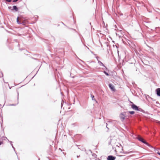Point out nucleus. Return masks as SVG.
Listing matches in <instances>:
<instances>
[{"mask_svg": "<svg viewBox=\"0 0 160 160\" xmlns=\"http://www.w3.org/2000/svg\"><path fill=\"white\" fill-rule=\"evenodd\" d=\"M2 76H3V75H2Z\"/></svg>", "mask_w": 160, "mask_h": 160, "instance_id": "nucleus-26", "label": "nucleus"}, {"mask_svg": "<svg viewBox=\"0 0 160 160\" xmlns=\"http://www.w3.org/2000/svg\"><path fill=\"white\" fill-rule=\"evenodd\" d=\"M96 58L97 59V60L98 61V58H99V57H96Z\"/></svg>", "mask_w": 160, "mask_h": 160, "instance_id": "nucleus-19", "label": "nucleus"}, {"mask_svg": "<svg viewBox=\"0 0 160 160\" xmlns=\"http://www.w3.org/2000/svg\"><path fill=\"white\" fill-rule=\"evenodd\" d=\"M90 24L91 25V22L90 23Z\"/></svg>", "mask_w": 160, "mask_h": 160, "instance_id": "nucleus-27", "label": "nucleus"}, {"mask_svg": "<svg viewBox=\"0 0 160 160\" xmlns=\"http://www.w3.org/2000/svg\"><path fill=\"white\" fill-rule=\"evenodd\" d=\"M62 102H63V100L62 101V103H61V108L62 107V104H62Z\"/></svg>", "mask_w": 160, "mask_h": 160, "instance_id": "nucleus-16", "label": "nucleus"}, {"mask_svg": "<svg viewBox=\"0 0 160 160\" xmlns=\"http://www.w3.org/2000/svg\"><path fill=\"white\" fill-rule=\"evenodd\" d=\"M17 23L19 24H20L21 23H20L19 22V20H18V17L17 18Z\"/></svg>", "mask_w": 160, "mask_h": 160, "instance_id": "nucleus-11", "label": "nucleus"}, {"mask_svg": "<svg viewBox=\"0 0 160 160\" xmlns=\"http://www.w3.org/2000/svg\"><path fill=\"white\" fill-rule=\"evenodd\" d=\"M137 139L139 141L146 144L148 146H150V145L140 136H138L137 137Z\"/></svg>", "mask_w": 160, "mask_h": 160, "instance_id": "nucleus-1", "label": "nucleus"}, {"mask_svg": "<svg viewBox=\"0 0 160 160\" xmlns=\"http://www.w3.org/2000/svg\"><path fill=\"white\" fill-rule=\"evenodd\" d=\"M106 124H107V123H106ZM106 127H107V128H108V127H107V125L106 126Z\"/></svg>", "mask_w": 160, "mask_h": 160, "instance_id": "nucleus-24", "label": "nucleus"}, {"mask_svg": "<svg viewBox=\"0 0 160 160\" xmlns=\"http://www.w3.org/2000/svg\"><path fill=\"white\" fill-rule=\"evenodd\" d=\"M91 97L92 98V100L96 101V100L94 98V95H91Z\"/></svg>", "mask_w": 160, "mask_h": 160, "instance_id": "nucleus-9", "label": "nucleus"}, {"mask_svg": "<svg viewBox=\"0 0 160 160\" xmlns=\"http://www.w3.org/2000/svg\"><path fill=\"white\" fill-rule=\"evenodd\" d=\"M159 123L160 124V121L159 122Z\"/></svg>", "mask_w": 160, "mask_h": 160, "instance_id": "nucleus-25", "label": "nucleus"}, {"mask_svg": "<svg viewBox=\"0 0 160 160\" xmlns=\"http://www.w3.org/2000/svg\"><path fill=\"white\" fill-rule=\"evenodd\" d=\"M156 93L158 96H160V88H158L156 90Z\"/></svg>", "mask_w": 160, "mask_h": 160, "instance_id": "nucleus-6", "label": "nucleus"}, {"mask_svg": "<svg viewBox=\"0 0 160 160\" xmlns=\"http://www.w3.org/2000/svg\"><path fill=\"white\" fill-rule=\"evenodd\" d=\"M18 0H13V2H17V1H18Z\"/></svg>", "mask_w": 160, "mask_h": 160, "instance_id": "nucleus-15", "label": "nucleus"}, {"mask_svg": "<svg viewBox=\"0 0 160 160\" xmlns=\"http://www.w3.org/2000/svg\"><path fill=\"white\" fill-rule=\"evenodd\" d=\"M8 8H9V9H10V8H11V7H8Z\"/></svg>", "mask_w": 160, "mask_h": 160, "instance_id": "nucleus-22", "label": "nucleus"}, {"mask_svg": "<svg viewBox=\"0 0 160 160\" xmlns=\"http://www.w3.org/2000/svg\"><path fill=\"white\" fill-rule=\"evenodd\" d=\"M129 113H130V114L132 115L133 114L135 113V112L133 111H129Z\"/></svg>", "mask_w": 160, "mask_h": 160, "instance_id": "nucleus-10", "label": "nucleus"}, {"mask_svg": "<svg viewBox=\"0 0 160 160\" xmlns=\"http://www.w3.org/2000/svg\"><path fill=\"white\" fill-rule=\"evenodd\" d=\"M9 142H10L11 145L12 146V147L13 146V145L12 144V142L11 141H9Z\"/></svg>", "mask_w": 160, "mask_h": 160, "instance_id": "nucleus-13", "label": "nucleus"}, {"mask_svg": "<svg viewBox=\"0 0 160 160\" xmlns=\"http://www.w3.org/2000/svg\"><path fill=\"white\" fill-rule=\"evenodd\" d=\"M11 10L12 11L15 10V11L17 12L18 11V8L16 6H13Z\"/></svg>", "mask_w": 160, "mask_h": 160, "instance_id": "nucleus-7", "label": "nucleus"}, {"mask_svg": "<svg viewBox=\"0 0 160 160\" xmlns=\"http://www.w3.org/2000/svg\"><path fill=\"white\" fill-rule=\"evenodd\" d=\"M104 73L106 75H107V76H109V74L107 72H106V71H104Z\"/></svg>", "mask_w": 160, "mask_h": 160, "instance_id": "nucleus-12", "label": "nucleus"}, {"mask_svg": "<svg viewBox=\"0 0 160 160\" xmlns=\"http://www.w3.org/2000/svg\"><path fill=\"white\" fill-rule=\"evenodd\" d=\"M125 112L121 113L119 115V118L123 122L125 120L126 117Z\"/></svg>", "mask_w": 160, "mask_h": 160, "instance_id": "nucleus-2", "label": "nucleus"}, {"mask_svg": "<svg viewBox=\"0 0 160 160\" xmlns=\"http://www.w3.org/2000/svg\"><path fill=\"white\" fill-rule=\"evenodd\" d=\"M79 157H80V156H79H79H78H78H77V158H78Z\"/></svg>", "mask_w": 160, "mask_h": 160, "instance_id": "nucleus-23", "label": "nucleus"}, {"mask_svg": "<svg viewBox=\"0 0 160 160\" xmlns=\"http://www.w3.org/2000/svg\"><path fill=\"white\" fill-rule=\"evenodd\" d=\"M98 63L99 65L100 66H102L104 67H105V65L103 64V63L101 61L98 60Z\"/></svg>", "mask_w": 160, "mask_h": 160, "instance_id": "nucleus-8", "label": "nucleus"}, {"mask_svg": "<svg viewBox=\"0 0 160 160\" xmlns=\"http://www.w3.org/2000/svg\"><path fill=\"white\" fill-rule=\"evenodd\" d=\"M2 142L0 141V145L2 144Z\"/></svg>", "mask_w": 160, "mask_h": 160, "instance_id": "nucleus-17", "label": "nucleus"}, {"mask_svg": "<svg viewBox=\"0 0 160 160\" xmlns=\"http://www.w3.org/2000/svg\"><path fill=\"white\" fill-rule=\"evenodd\" d=\"M109 88L111 89V90L113 91H115V88L114 85L112 84H109L108 85Z\"/></svg>", "mask_w": 160, "mask_h": 160, "instance_id": "nucleus-4", "label": "nucleus"}, {"mask_svg": "<svg viewBox=\"0 0 160 160\" xmlns=\"http://www.w3.org/2000/svg\"><path fill=\"white\" fill-rule=\"evenodd\" d=\"M12 148L14 150V151L15 152V153H16V151L15 150V148L13 147V146L12 147Z\"/></svg>", "mask_w": 160, "mask_h": 160, "instance_id": "nucleus-14", "label": "nucleus"}, {"mask_svg": "<svg viewBox=\"0 0 160 160\" xmlns=\"http://www.w3.org/2000/svg\"><path fill=\"white\" fill-rule=\"evenodd\" d=\"M84 45L85 46V47L87 48H88V49H89V48L87 47V46H86L85 45Z\"/></svg>", "mask_w": 160, "mask_h": 160, "instance_id": "nucleus-18", "label": "nucleus"}, {"mask_svg": "<svg viewBox=\"0 0 160 160\" xmlns=\"http://www.w3.org/2000/svg\"><path fill=\"white\" fill-rule=\"evenodd\" d=\"M115 158L116 157H115L112 155L108 156L107 158L108 160H115Z\"/></svg>", "mask_w": 160, "mask_h": 160, "instance_id": "nucleus-5", "label": "nucleus"}, {"mask_svg": "<svg viewBox=\"0 0 160 160\" xmlns=\"http://www.w3.org/2000/svg\"><path fill=\"white\" fill-rule=\"evenodd\" d=\"M157 153L159 155H160V152H157Z\"/></svg>", "mask_w": 160, "mask_h": 160, "instance_id": "nucleus-20", "label": "nucleus"}, {"mask_svg": "<svg viewBox=\"0 0 160 160\" xmlns=\"http://www.w3.org/2000/svg\"><path fill=\"white\" fill-rule=\"evenodd\" d=\"M123 153H127V152H123Z\"/></svg>", "mask_w": 160, "mask_h": 160, "instance_id": "nucleus-21", "label": "nucleus"}, {"mask_svg": "<svg viewBox=\"0 0 160 160\" xmlns=\"http://www.w3.org/2000/svg\"><path fill=\"white\" fill-rule=\"evenodd\" d=\"M132 108L135 110L139 111H142V109L140 108H139L138 107L135 105V104L132 103L131 106Z\"/></svg>", "mask_w": 160, "mask_h": 160, "instance_id": "nucleus-3", "label": "nucleus"}, {"mask_svg": "<svg viewBox=\"0 0 160 160\" xmlns=\"http://www.w3.org/2000/svg\"><path fill=\"white\" fill-rule=\"evenodd\" d=\"M62 24H64V23L63 22H62Z\"/></svg>", "mask_w": 160, "mask_h": 160, "instance_id": "nucleus-28", "label": "nucleus"}]
</instances>
